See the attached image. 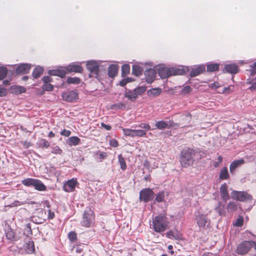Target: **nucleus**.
<instances>
[{
  "label": "nucleus",
  "mask_w": 256,
  "mask_h": 256,
  "mask_svg": "<svg viewBox=\"0 0 256 256\" xmlns=\"http://www.w3.org/2000/svg\"><path fill=\"white\" fill-rule=\"evenodd\" d=\"M149 92L151 94L154 96H157L160 94L162 90L159 88H154L150 90Z\"/></svg>",
  "instance_id": "43"
},
{
  "label": "nucleus",
  "mask_w": 256,
  "mask_h": 256,
  "mask_svg": "<svg viewBox=\"0 0 256 256\" xmlns=\"http://www.w3.org/2000/svg\"><path fill=\"white\" fill-rule=\"evenodd\" d=\"M136 136H144L146 134L145 130H135Z\"/></svg>",
  "instance_id": "46"
},
{
  "label": "nucleus",
  "mask_w": 256,
  "mask_h": 256,
  "mask_svg": "<svg viewBox=\"0 0 256 256\" xmlns=\"http://www.w3.org/2000/svg\"><path fill=\"white\" fill-rule=\"evenodd\" d=\"M168 224L166 216L160 214L153 219L152 228L156 232H163L168 228Z\"/></svg>",
  "instance_id": "1"
},
{
  "label": "nucleus",
  "mask_w": 256,
  "mask_h": 256,
  "mask_svg": "<svg viewBox=\"0 0 256 256\" xmlns=\"http://www.w3.org/2000/svg\"><path fill=\"white\" fill-rule=\"evenodd\" d=\"M229 174L228 168L226 167L223 168L220 173L219 178L221 180H226L228 178Z\"/></svg>",
  "instance_id": "27"
},
{
  "label": "nucleus",
  "mask_w": 256,
  "mask_h": 256,
  "mask_svg": "<svg viewBox=\"0 0 256 256\" xmlns=\"http://www.w3.org/2000/svg\"><path fill=\"white\" fill-rule=\"evenodd\" d=\"M124 133L125 136L131 137L136 136L135 130H132L128 128L123 129Z\"/></svg>",
  "instance_id": "34"
},
{
  "label": "nucleus",
  "mask_w": 256,
  "mask_h": 256,
  "mask_svg": "<svg viewBox=\"0 0 256 256\" xmlns=\"http://www.w3.org/2000/svg\"><path fill=\"white\" fill-rule=\"evenodd\" d=\"M238 66L236 64H226L224 68V72H228L232 74H235L238 72Z\"/></svg>",
  "instance_id": "16"
},
{
  "label": "nucleus",
  "mask_w": 256,
  "mask_h": 256,
  "mask_svg": "<svg viewBox=\"0 0 256 256\" xmlns=\"http://www.w3.org/2000/svg\"><path fill=\"white\" fill-rule=\"evenodd\" d=\"M73 250H75L78 254L76 256H82L83 249L80 246H76L74 248Z\"/></svg>",
  "instance_id": "49"
},
{
  "label": "nucleus",
  "mask_w": 256,
  "mask_h": 256,
  "mask_svg": "<svg viewBox=\"0 0 256 256\" xmlns=\"http://www.w3.org/2000/svg\"><path fill=\"white\" fill-rule=\"evenodd\" d=\"M52 78L50 76H44L42 78V80L44 84L48 83L52 81Z\"/></svg>",
  "instance_id": "58"
},
{
  "label": "nucleus",
  "mask_w": 256,
  "mask_h": 256,
  "mask_svg": "<svg viewBox=\"0 0 256 256\" xmlns=\"http://www.w3.org/2000/svg\"><path fill=\"white\" fill-rule=\"evenodd\" d=\"M168 123L163 120L158 121L155 124V126L158 129L164 130L168 128Z\"/></svg>",
  "instance_id": "28"
},
{
  "label": "nucleus",
  "mask_w": 256,
  "mask_h": 256,
  "mask_svg": "<svg viewBox=\"0 0 256 256\" xmlns=\"http://www.w3.org/2000/svg\"><path fill=\"white\" fill-rule=\"evenodd\" d=\"M184 70L182 68H178L172 70L170 68L161 67L158 69V74L160 77L162 78H167L172 75H182L184 74Z\"/></svg>",
  "instance_id": "4"
},
{
  "label": "nucleus",
  "mask_w": 256,
  "mask_h": 256,
  "mask_svg": "<svg viewBox=\"0 0 256 256\" xmlns=\"http://www.w3.org/2000/svg\"><path fill=\"white\" fill-rule=\"evenodd\" d=\"M214 210L220 216H224L226 214L225 205L220 202L218 203V205L215 207Z\"/></svg>",
  "instance_id": "23"
},
{
  "label": "nucleus",
  "mask_w": 256,
  "mask_h": 256,
  "mask_svg": "<svg viewBox=\"0 0 256 256\" xmlns=\"http://www.w3.org/2000/svg\"><path fill=\"white\" fill-rule=\"evenodd\" d=\"M86 68L90 72V77L97 78L98 76L99 65L94 60H90L87 62Z\"/></svg>",
  "instance_id": "7"
},
{
  "label": "nucleus",
  "mask_w": 256,
  "mask_h": 256,
  "mask_svg": "<svg viewBox=\"0 0 256 256\" xmlns=\"http://www.w3.org/2000/svg\"><path fill=\"white\" fill-rule=\"evenodd\" d=\"M25 203L23 202L16 200L12 204V206H18L24 204Z\"/></svg>",
  "instance_id": "56"
},
{
  "label": "nucleus",
  "mask_w": 256,
  "mask_h": 256,
  "mask_svg": "<svg viewBox=\"0 0 256 256\" xmlns=\"http://www.w3.org/2000/svg\"><path fill=\"white\" fill-rule=\"evenodd\" d=\"M68 84H78L80 82V80L78 78H68L66 80Z\"/></svg>",
  "instance_id": "38"
},
{
  "label": "nucleus",
  "mask_w": 256,
  "mask_h": 256,
  "mask_svg": "<svg viewBox=\"0 0 256 256\" xmlns=\"http://www.w3.org/2000/svg\"><path fill=\"white\" fill-rule=\"evenodd\" d=\"M244 222V218L242 216H240L234 222V225L236 226H241Z\"/></svg>",
  "instance_id": "42"
},
{
  "label": "nucleus",
  "mask_w": 256,
  "mask_h": 256,
  "mask_svg": "<svg viewBox=\"0 0 256 256\" xmlns=\"http://www.w3.org/2000/svg\"><path fill=\"white\" fill-rule=\"evenodd\" d=\"M107 156V154L106 152H102L99 154V158L100 160L104 159Z\"/></svg>",
  "instance_id": "61"
},
{
  "label": "nucleus",
  "mask_w": 256,
  "mask_h": 256,
  "mask_svg": "<svg viewBox=\"0 0 256 256\" xmlns=\"http://www.w3.org/2000/svg\"><path fill=\"white\" fill-rule=\"evenodd\" d=\"M244 163V160L243 159H240L233 161L230 164V172L233 174L236 169L243 164Z\"/></svg>",
  "instance_id": "17"
},
{
  "label": "nucleus",
  "mask_w": 256,
  "mask_h": 256,
  "mask_svg": "<svg viewBox=\"0 0 256 256\" xmlns=\"http://www.w3.org/2000/svg\"><path fill=\"white\" fill-rule=\"evenodd\" d=\"M249 88L251 90H256V82H253Z\"/></svg>",
  "instance_id": "63"
},
{
  "label": "nucleus",
  "mask_w": 256,
  "mask_h": 256,
  "mask_svg": "<svg viewBox=\"0 0 256 256\" xmlns=\"http://www.w3.org/2000/svg\"><path fill=\"white\" fill-rule=\"evenodd\" d=\"M197 224L200 227H204L206 226V223L208 222V218L206 215L198 214L196 216Z\"/></svg>",
  "instance_id": "21"
},
{
  "label": "nucleus",
  "mask_w": 256,
  "mask_h": 256,
  "mask_svg": "<svg viewBox=\"0 0 256 256\" xmlns=\"http://www.w3.org/2000/svg\"><path fill=\"white\" fill-rule=\"evenodd\" d=\"M6 238L10 240H12L14 238V233L11 229L8 230L6 234Z\"/></svg>",
  "instance_id": "45"
},
{
  "label": "nucleus",
  "mask_w": 256,
  "mask_h": 256,
  "mask_svg": "<svg viewBox=\"0 0 256 256\" xmlns=\"http://www.w3.org/2000/svg\"><path fill=\"white\" fill-rule=\"evenodd\" d=\"M252 241H244L238 244L236 252L239 254H246L252 246Z\"/></svg>",
  "instance_id": "10"
},
{
  "label": "nucleus",
  "mask_w": 256,
  "mask_h": 256,
  "mask_svg": "<svg viewBox=\"0 0 256 256\" xmlns=\"http://www.w3.org/2000/svg\"><path fill=\"white\" fill-rule=\"evenodd\" d=\"M138 126L141 128H143V130H145L146 132V131L150 130V126L148 124L146 123H142L140 124Z\"/></svg>",
  "instance_id": "47"
},
{
  "label": "nucleus",
  "mask_w": 256,
  "mask_h": 256,
  "mask_svg": "<svg viewBox=\"0 0 256 256\" xmlns=\"http://www.w3.org/2000/svg\"><path fill=\"white\" fill-rule=\"evenodd\" d=\"M205 70V66L204 65H200L194 68H192L190 72V76L194 77L202 74Z\"/></svg>",
  "instance_id": "18"
},
{
  "label": "nucleus",
  "mask_w": 256,
  "mask_h": 256,
  "mask_svg": "<svg viewBox=\"0 0 256 256\" xmlns=\"http://www.w3.org/2000/svg\"><path fill=\"white\" fill-rule=\"evenodd\" d=\"M166 236L169 238H171L172 237H173L176 240H180L181 238V236H178V237H176L174 234L171 230L167 232Z\"/></svg>",
  "instance_id": "51"
},
{
  "label": "nucleus",
  "mask_w": 256,
  "mask_h": 256,
  "mask_svg": "<svg viewBox=\"0 0 256 256\" xmlns=\"http://www.w3.org/2000/svg\"><path fill=\"white\" fill-rule=\"evenodd\" d=\"M48 73L51 76H56L64 78L65 76L66 72L65 69H56L50 70Z\"/></svg>",
  "instance_id": "20"
},
{
  "label": "nucleus",
  "mask_w": 256,
  "mask_h": 256,
  "mask_svg": "<svg viewBox=\"0 0 256 256\" xmlns=\"http://www.w3.org/2000/svg\"><path fill=\"white\" fill-rule=\"evenodd\" d=\"M40 144L42 147L47 148L50 146V143L45 139H42L40 142Z\"/></svg>",
  "instance_id": "52"
},
{
  "label": "nucleus",
  "mask_w": 256,
  "mask_h": 256,
  "mask_svg": "<svg viewBox=\"0 0 256 256\" xmlns=\"http://www.w3.org/2000/svg\"><path fill=\"white\" fill-rule=\"evenodd\" d=\"M24 248L27 254H30L34 252V242L33 241L28 239L26 242Z\"/></svg>",
  "instance_id": "19"
},
{
  "label": "nucleus",
  "mask_w": 256,
  "mask_h": 256,
  "mask_svg": "<svg viewBox=\"0 0 256 256\" xmlns=\"http://www.w3.org/2000/svg\"><path fill=\"white\" fill-rule=\"evenodd\" d=\"M168 128H176L178 127L180 125V124H178V123H175L172 120H170L168 123Z\"/></svg>",
  "instance_id": "48"
},
{
  "label": "nucleus",
  "mask_w": 256,
  "mask_h": 256,
  "mask_svg": "<svg viewBox=\"0 0 256 256\" xmlns=\"http://www.w3.org/2000/svg\"><path fill=\"white\" fill-rule=\"evenodd\" d=\"M78 97V94L74 90L64 92L62 94V99L68 102H74Z\"/></svg>",
  "instance_id": "11"
},
{
  "label": "nucleus",
  "mask_w": 256,
  "mask_h": 256,
  "mask_svg": "<svg viewBox=\"0 0 256 256\" xmlns=\"http://www.w3.org/2000/svg\"><path fill=\"white\" fill-rule=\"evenodd\" d=\"M26 232L28 234H32V231L30 227V224H28L26 226Z\"/></svg>",
  "instance_id": "60"
},
{
  "label": "nucleus",
  "mask_w": 256,
  "mask_h": 256,
  "mask_svg": "<svg viewBox=\"0 0 256 256\" xmlns=\"http://www.w3.org/2000/svg\"><path fill=\"white\" fill-rule=\"evenodd\" d=\"M31 68V65L28 64H20L16 70V74H27Z\"/></svg>",
  "instance_id": "13"
},
{
  "label": "nucleus",
  "mask_w": 256,
  "mask_h": 256,
  "mask_svg": "<svg viewBox=\"0 0 256 256\" xmlns=\"http://www.w3.org/2000/svg\"><path fill=\"white\" fill-rule=\"evenodd\" d=\"M76 183V180L72 178L67 181V182L64 184L63 188L66 192H72L74 190Z\"/></svg>",
  "instance_id": "12"
},
{
  "label": "nucleus",
  "mask_w": 256,
  "mask_h": 256,
  "mask_svg": "<svg viewBox=\"0 0 256 256\" xmlns=\"http://www.w3.org/2000/svg\"><path fill=\"white\" fill-rule=\"evenodd\" d=\"M118 162L120 166L121 169L123 170H125L126 168V165L124 158L122 156V154L118 155Z\"/></svg>",
  "instance_id": "32"
},
{
  "label": "nucleus",
  "mask_w": 256,
  "mask_h": 256,
  "mask_svg": "<svg viewBox=\"0 0 256 256\" xmlns=\"http://www.w3.org/2000/svg\"><path fill=\"white\" fill-rule=\"evenodd\" d=\"M68 238L72 241H74L76 239V234L74 232H70L68 234Z\"/></svg>",
  "instance_id": "53"
},
{
  "label": "nucleus",
  "mask_w": 256,
  "mask_h": 256,
  "mask_svg": "<svg viewBox=\"0 0 256 256\" xmlns=\"http://www.w3.org/2000/svg\"><path fill=\"white\" fill-rule=\"evenodd\" d=\"M143 68L138 65H134L132 68V73L136 76H139L142 74Z\"/></svg>",
  "instance_id": "25"
},
{
  "label": "nucleus",
  "mask_w": 256,
  "mask_h": 256,
  "mask_svg": "<svg viewBox=\"0 0 256 256\" xmlns=\"http://www.w3.org/2000/svg\"><path fill=\"white\" fill-rule=\"evenodd\" d=\"M232 196L233 198L240 202L246 201L252 198V196L246 192L234 190L232 192Z\"/></svg>",
  "instance_id": "9"
},
{
  "label": "nucleus",
  "mask_w": 256,
  "mask_h": 256,
  "mask_svg": "<svg viewBox=\"0 0 256 256\" xmlns=\"http://www.w3.org/2000/svg\"><path fill=\"white\" fill-rule=\"evenodd\" d=\"M220 192L222 198L226 202L229 198V194L228 192V186L226 183L220 186Z\"/></svg>",
  "instance_id": "15"
},
{
  "label": "nucleus",
  "mask_w": 256,
  "mask_h": 256,
  "mask_svg": "<svg viewBox=\"0 0 256 256\" xmlns=\"http://www.w3.org/2000/svg\"><path fill=\"white\" fill-rule=\"evenodd\" d=\"M66 72H81L82 70V68L80 65L71 64H69L68 67L65 69Z\"/></svg>",
  "instance_id": "22"
},
{
  "label": "nucleus",
  "mask_w": 256,
  "mask_h": 256,
  "mask_svg": "<svg viewBox=\"0 0 256 256\" xmlns=\"http://www.w3.org/2000/svg\"><path fill=\"white\" fill-rule=\"evenodd\" d=\"M94 212L92 210L88 209L84 212L81 224L83 226L89 228L94 224Z\"/></svg>",
  "instance_id": "5"
},
{
  "label": "nucleus",
  "mask_w": 256,
  "mask_h": 256,
  "mask_svg": "<svg viewBox=\"0 0 256 256\" xmlns=\"http://www.w3.org/2000/svg\"><path fill=\"white\" fill-rule=\"evenodd\" d=\"M42 88L44 90L48 91H51L53 90V86L48 83L44 84Z\"/></svg>",
  "instance_id": "50"
},
{
  "label": "nucleus",
  "mask_w": 256,
  "mask_h": 256,
  "mask_svg": "<svg viewBox=\"0 0 256 256\" xmlns=\"http://www.w3.org/2000/svg\"><path fill=\"white\" fill-rule=\"evenodd\" d=\"M252 68L253 70H252L251 74L253 75L256 73V62L253 64Z\"/></svg>",
  "instance_id": "64"
},
{
  "label": "nucleus",
  "mask_w": 256,
  "mask_h": 256,
  "mask_svg": "<svg viewBox=\"0 0 256 256\" xmlns=\"http://www.w3.org/2000/svg\"><path fill=\"white\" fill-rule=\"evenodd\" d=\"M7 94V90L5 88H0V96H4Z\"/></svg>",
  "instance_id": "55"
},
{
  "label": "nucleus",
  "mask_w": 256,
  "mask_h": 256,
  "mask_svg": "<svg viewBox=\"0 0 256 256\" xmlns=\"http://www.w3.org/2000/svg\"><path fill=\"white\" fill-rule=\"evenodd\" d=\"M47 218L46 210L40 209L32 217V220L36 224H41L45 222Z\"/></svg>",
  "instance_id": "6"
},
{
  "label": "nucleus",
  "mask_w": 256,
  "mask_h": 256,
  "mask_svg": "<svg viewBox=\"0 0 256 256\" xmlns=\"http://www.w3.org/2000/svg\"><path fill=\"white\" fill-rule=\"evenodd\" d=\"M154 198V192L150 188H144L140 192V199L144 202H147Z\"/></svg>",
  "instance_id": "8"
},
{
  "label": "nucleus",
  "mask_w": 256,
  "mask_h": 256,
  "mask_svg": "<svg viewBox=\"0 0 256 256\" xmlns=\"http://www.w3.org/2000/svg\"><path fill=\"white\" fill-rule=\"evenodd\" d=\"M124 108V104L122 103L113 104V109H122Z\"/></svg>",
  "instance_id": "54"
},
{
  "label": "nucleus",
  "mask_w": 256,
  "mask_h": 256,
  "mask_svg": "<svg viewBox=\"0 0 256 256\" xmlns=\"http://www.w3.org/2000/svg\"><path fill=\"white\" fill-rule=\"evenodd\" d=\"M227 209L228 212H232L236 210V206L235 202H229L227 206Z\"/></svg>",
  "instance_id": "40"
},
{
  "label": "nucleus",
  "mask_w": 256,
  "mask_h": 256,
  "mask_svg": "<svg viewBox=\"0 0 256 256\" xmlns=\"http://www.w3.org/2000/svg\"><path fill=\"white\" fill-rule=\"evenodd\" d=\"M218 161L216 162L214 164V167H218L219 166V164L222 162V156H219L218 158Z\"/></svg>",
  "instance_id": "59"
},
{
  "label": "nucleus",
  "mask_w": 256,
  "mask_h": 256,
  "mask_svg": "<svg viewBox=\"0 0 256 256\" xmlns=\"http://www.w3.org/2000/svg\"><path fill=\"white\" fill-rule=\"evenodd\" d=\"M146 82L149 84L152 83L155 79L156 71L152 68H150L144 72Z\"/></svg>",
  "instance_id": "14"
},
{
  "label": "nucleus",
  "mask_w": 256,
  "mask_h": 256,
  "mask_svg": "<svg viewBox=\"0 0 256 256\" xmlns=\"http://www.w3.org/2000/svg\"><path fill=\"white\" fill-rule=\"evenodd\" d=\"M46 206L48 208V210H46V212L47 211L48 212V214L47 215V218H49V219H52L54 217V214L53 212L51 211V210L50 209V204L48 202H46Z\"/></svg>",
  "instance_id": "35"
},
{
  "label": "nucleus",
  "mask_w": 256,
  "mask_h": 256,
  "mask_svg": "<svg viewBox=\"0 0 256 256\" xmlns=\"http://www.w3.org/2000/svg\"><path fill=\"white\" fill-rule=\"evenodd\" d=\"M194 150L192 148H188L184 150L181 152L180 156L181 165L185 168L192 165L194 161Z\"/></svg>",
  "instance_id": "2"
},
{
  "label": "nucleus",
  "mask_w": 256,
  "mask_h": 256,
  "mask_svg": "<svg viewBox=\"0 0 256 256\" xmlns=\"http://www.w3.org/2000/svg\"><path fill=\"white\" fill-rule=\"evenodd\" d=\"M220 64H210L207 65V71L209 72H214L219 68Z\"/></svg>",
  "instance_id": "30"
},
{
  "label": "nucleus",
  "mask_w": 256,
  "mask_h": 256,
  "mask_svg": "<svg viewBox=\"0 0 256 256\" xmlns=\"http://www.w3.org/2000/svg\"><path fill=\"white\" fill-rule=\"evenodd\" d=\"M134 90L138 96L144 93L146 90V88L144 86H141L136 88Z\"/></svg>",
  "instance_id": "39"
},
{
  "label": "nucleus",
  "mask_w": 256,
  "mask_h": 256,
  "mask_svg": "<svg viewBox=\"0 0 256 256\" xmlns=\"http://www.w3.org/2000/svg\"><path fill=\"white\" fill-rule=\"evenodd\" d=\"M51 152L54 154H62V150L57 146L51 147Z\"/></svg>",
  "instance_id": "41"
},
{
  "label": "nucleus",
  "mask_w": 256,
  "mask_h": 256,
  "mask_svg": "<svg viewBox=\"0 0 256 256\" xmlns=\"http://www.w3.org/2000/svg\"><path fill=\"white\" fill-rule=\"evenodd\" d=\"M22 184L26 186L34 187L36 190L38 191L43 192L46 190V186L41 180L38 179L27 178L22 180Z\"/></svg>",
  "instance_id": "3"
},
{
  "label": "nucleus",
  "mask_w": 256,
  "mask_h": 256,
  "mask_svg": "<svg viewBox=\"0 0 256 256\" xmlns=\"http://www.w3.org/2000/svg\"><path fill=\"white\" fill-rule=\"evenodd\" d=\"M210 86L212 88H217L220 86V85L218 82H214L210 84Z\"/></svg>",
  "instance_id": "62"
},
{
  "label": "nucleus",
  "mask_w": 256,
  "mask_h": 256,
  "mask_svg": "<svg viewBox=\"0 0 256 256\" xmlns=\"http://www.w3.org/2000/svg\"><path fill=\"white\" fill-rule=\"evenodd\" d=\"M7 72L8 70L6 67H0V80H2L6 78Z\"/></svg>",
  "instance_id": "37"
},
{
  "label": "nucleus",
  "mask_w": 256,
  "mask_h": 256,
  "mask_svg": "<svg viewBox=\"0 0 256 256\" xmlns=\"http://www.w3.org/2000/svg\"><path fill=\"white\" fill-rule=\"evenodd\" d=\"M43 71H44L43 68L40 66H36L33 70L32 76L34 78H39L42 74Z\"/></svg>",
  "instance_id": "24"
},
{
  "label": "nucleus",
  "mask_w": 256,
  "mask_h": 256,
  "mask_svg": "<svg viewBox=\"0 0 256 256\" xmlns=\"http://www.w3.org/2000/svg\"><path fill=\"white\" fill-rule=\"evenodd\" d=\"M68 142L70 146H76L80 143V140L77 136H72L68 138Z\"/></svg>",
  "instance_id": "29"
},
{
  "label": "nucleus",
  "mask_w": 256,
  "mask_h": 256,
  "mask_svg": "<svg viewBox=\"0 0 256 256\" xmlns=\"http://www.w3.org/2000/svg\"><path fill=\"white\" fill-rule=\"evenodd\" d=\"M71 134V132L70 130H64L60 132V134L62 136H68Z\"/></svg>",
  "instance_id": "57"
},
{
  "label": "nucleus",
  "mask_w": 256,
  "mask_h": 256,
  "mask_svg": "<svg viewBox=\"0 0 256 256\" xmlns=\"http://www.w3.org/2000/svg\"><path fill=\"white\" fill-rule=\"evenodd\" d=\"M192 90V88L189 86H186L182 90L181 92L182 94H186Z\"/></svg>",
  "instance_id": "44"
},
{
  "label": "nucleus",
  "mask_w": 256,
  "mask_h": 256,
  "mask_svg": "<svg viewBox=\"0 0 256 256\" xmlns=\"http://www.w3.org/2000/svg\"><path fill=\"white\" fill-rule=\"evenodd\" d=\"M130 70V66L128 64H124L122 68V76L123 77H124L126 76L129 72Z\"/></svg>",
  "instance_id": "33"
},
{
  "label": "nucleus",
  "mask_w": 256,
  "mask_h": 256,
  "mask_svg": "<svg viewBox=\"0 0 256 256\" xmlns=\"http://www.w3.org/2000/svg\"><path fill=\"white\" fill-rule=\"evenodd\" d=\"M164 192H158L156 196L155 200L158 202H160L164 201Z\"/></svg>",
  "instance_id": "36"
},
{
  "label": "nucleus",
  "mask_w": 256,
  "mask_h": 256,
  "mask_svg": "<svg viewBox=\"0 0 256 256\" xmlns=\"http://www.w3.org/2000/svg\"><path fill=\"white\" fill-rule=\"evenodd\" d=\"M125 96L131 101H134L138 98V96L134 90H129L125 94Z\"/></svg>",
  "instance_id": "26"
},
{
  "label": "nucleus",
  "mask_w": 256,
  "mask_h": 256,
  "mask_svg": "<svg viewBox=\"0 0 256 256\" xmlns=\"http://www.w3.org/2000/svg\"><path fill=\"white\" fill-rule=\"evenodd\" d=\"M12 92L20 94L25 92H26V88L21 86H16L12 88Z\"/></svg>",
  "instance_id": "31"
}]
</instances>
